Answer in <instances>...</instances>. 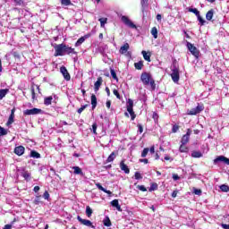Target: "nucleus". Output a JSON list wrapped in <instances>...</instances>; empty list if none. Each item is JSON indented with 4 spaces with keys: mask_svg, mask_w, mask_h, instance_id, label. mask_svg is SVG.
Returning a JSON list of instances; mask_svg holds the SVG:
<instances>
[{
    "mask_svg": "<svg viewBox=\"0 0 229 229\" xmlns=\"http://www.w3.org/2000/svg\"><path fill=\"white\" fill-rule=\"evenodd\" d=\"M42 203V200H40V196H37L34 199V205H40Z\"/></svg>",
    "mask_w": 229,
    "mask_h": 229,
    "instance_id": "44",
    "label": "nucleus"
},
{
    "mask_svg": "<svg viewBox=\"0 0 229 229\" xmlns=\"http://www.w3.org/2000/svg\"><path fill=\"white\" fill-rule=\"evenodd\" d=\"M191 157L192 158H201V157H203V154L199 151H193L191 153Z\"/></svg>",
    "mask_w": 229,
    "mask_h": 229,
    "instance_id": "28",
    "label": "nucleus"
},
{
    "mask_svg": "<svg viewBox=\"0 0 229 229\" xmlns=\"http://www.w3.org/2000/svg\"><path fill=\"white\" fill-rule=\"evenodd\" d=\"M43 198L44 199L49 200V192L45 191L43 194Z\"/></svg>",
    "mask_w": 229,
    "mask_h": 229,
    "instance_id": "55",
    "label": "nucleus"
},
{
    "mask_svg": "<svg viewBox=\"0 0 229 229\" xmlns=\"http://www.w3.org/2000/svg\"><path fill=\"white\" fill-rule=\"evenodd\" d=\"M61 4H63V6H71L72 3L71 0H61Z\"/></svg>",
    "mask_w": 229,
    "mask_h": 229,
    "instance_id": "37",
    "label": "nucleus"
},
{
    "mask_svg": "<svg viewBox=\"0 0 229 229\" xmlns=\"http://www.w3.org/2000/svg\"><path fill=\"white\" fill-rule=\"evenodd\" d=\"M149 153H151L152 155L155 153V147H151L149 149H148Z\"/></svg>",
    "mask_w": 229,
    "mask_h": 229,
    "instance_id": "62",
    "label": "nucleus"
},
{
    "mask_svg": "<svg viewBox=\"0 0 229 229\" xmlns=\"http://www.w3.org/2000/svg\"><path fill=\"white\" fill-rule=\"evenodd\" d=\"M138 130L140 133H142V131H144V128L142 127V124L140 123L138 124Z\"/></svg>",
    "mask_w": 229,
    "mask_h": 229,
    "instance_id": "56",
    "label": "nucleus"
},
{
    "mask_svg": "<svg viewBox=\"0 0 229 229\" xmlns=\"http://www.w3.org/2000/svg\"><path fill=\"white\" fill-rule=\"evenodd\" d=\"M176 196H178V191H174L172 193V198H176Z\"/></svg>",
    "mask_w": 229,
    "mask_h": 229,
    "instance_id": "60",
    "label": "nucleus"
},
{
    "mask_svg": "<svg viewBox=\"0 0 229 229\" xmlns=\"http://www.w3.org/2000/svg\"><path fill=\"white\" fill-rule=\"evenodd\" d=\"M77 219L80 222V224L84 225V226H89V228H96V226H94V225H92L90 220L83 219L80 216H77Z\"/></svg>",
    "mask_w": 229,
    "mask_h": 229,
    "instance_id": "7",
    "label": "nucleus"
},
{
    "mask_svg": "<svg viewBox=\"0 0 229 229\" xmlns=\"http://www.w3.org/2000/svg\"><path fill=\"white\" fill-rule=\"evenodd\" d=\"M101 85H103V78L98 77L94 86L95 92H98V90H99Z\"/></svg>",
    "mask_w": 229,
    "mask_h": 229,
    "instance_id": "14",
    "label": "nucleus"
},
{
    "mask_svg": "<svg viewBox=\"0 0 229 229\" xmlns=\"http://www.w3.org/2000/svg\"><path fill=\"white\" fill-rule=\"evenodd\" d=\"M151 35L154 37V38H158V30H152Z\"/></svg>",
    "mask_w": 229,
    "mask_h": 229,
    "instance_id": "45",
    "label": "nucleus"
},
{
    "mask_svg": "<svg viewBox=\"0 0 229 229\" xmlns=\"http://www.w3.org/2000/svg\"><path fill=\"white\" fill-rule=\"evenodd\" d=\"M188 12L194 13L196 17H199V11L197 8H189Z\"/></svg>",
    "mask_w": 229,
    "mask_h": 229,
    "instance_id": "31",
    "label": "nucleus"
},
{
    "mask_svg": "<svg viewBox=\"0 0 229 229\" xmlns=\"http://www.w3.org/2000/svg\"><path fill=\"white\" fill-rule=\"evenodd\" d=\"M111 105H112V101L107 100L106 103V108H110Z\"/></svg>",
    "mask_w": 229,
    "mask_h": 229,
    "instance_id": "57",
    "label": "nucleus"
},
{
    "mask_svg": "<svg viewBox=\"0 0 229 229\" xmlns=\"http://www.w3.org/2000/svg\"><path fill=\"white\" fill-rule=\"evenodd\" d=\"M186 46H187V48L189 49L190 53H191V55L193 56H195V58H199V50H198V48L196 47H194V45H192L191 42L187 41Z\"/></svg>",
    "mask_w": 229,
    "mask_h": 229,
    "instance_id": "4",
    "label": "nucleus"
},
{
    "mask_svg": "<svg viewBox=\"0 0 229 229\" xmlns=\"http://www.w3.org/2000/svg\"><path fill=\"white\" fill-rule=\"evenodd\" d=\"M88 106L89 105L81 106V107L77 110L78 114H81V112H83V110H85V108H87Z\"/></svg>",
    "mask_w": 229,
    "mask_h": 229,
    "instance_id": "50",
    "label": "nucleus"
},
{
    "mask_svg": "<svg viewBox=\"0 0 229 229\" xmlns=\"http://www.w3.org/2000/svg\"><path fill=\"white\" fill-rule=\"evenodd\" d=\"M222 228H224V229H229V225L222 224Z\"/></svg>",
    "mask_w": 229,
    "mask_h": 229,
    "instance_id": "63",
    "label": "nucleus"
},
{
    "mask_svg": "<svg viewBox=\"0 0 229 229\" xmlns=\"http://www.w3.org/2000/svg\"><path fill=\"white\" fill-rule=\"evenodd\" d=\"M3 229H12V225H5Z\"/></svg>",
    "mask_w": 229,
    "mask_h": 229,
    "instance_id": "64",
    "label": "nucleus"
},
{
    "mask_svg": "<svg viewBox=\"0 0 229 229\" xmlns=\"http://www.w3.org/2000/svg\"><path fill=\"white\" fill-rule=\"evenodd\" d=\"M141 55H143V58L144 60H146V62H151V53H148L146 51H142Z\"/></svg>",
    "mask_w": 229,
    "mask_h": 229,
    "instance_id": "19",
    "label": "nucleus"
},
{
    "mask_svg": "<svg viewBox=\"0 0 229 229\" xmlns=\"http://www.w3.org/2000/svg\"><path fill=\"white\" fill-rule=\"evenodd\" d=\"M72 169H73L74 174H83L81 168H80L79 166H73Z\"/></svg>",
    "mask_w": 229,
    "mask_h": 229,
    "instance_id": "33",
    "label": "nucleus"
},
{
    "mask_svg": "<svg viewBox=\"0 0 229 229\" xmlns=\"http://www.w3.org/2000/svg\"><path fill=\"white\" fill-rule=\"evenodd\" d=\"M60 71H61V73L63 74L64 80H66V81H69L71 80V74H69L67 68H65V66H62L60 68Z\"/></svg>",
    "mask_w": 229,
    "mask_h": 229,
    "instance_id": "10",
    "label": "nucleus"
},
{
    "mask_svg": "<svg viewBox=\"0 0 229 229\" xmlns=\"http://www.w3.org/2000/svg\"><path fill=\"white\" fill-rule=\"evenodd\" d=\"M115 157H117V153L112 152V153L108 156V157H107V159H106V162H114V160H115Z\"/></svg>",
    "mask_w": 229,
    "mask_h": 229,
    "instance_id": "26",
    "label": "nucleus"
},
{
    "mask_svg": "<svg viewBox=\"0 0 229 229\" xmlns=\"http://www.w3.org/2000/svg\"><path fill=\"white\" fill-rule=\"evenodd\" d=\"M91 105H92V110L98 106V98H96V95H91Z\"/></svg>",
    "mask_w": 229,
    "mask_h": 229,
    "instance_id": "20",
    "label": "nucleus"
},
{
    "mask_svg": "<svg viewBox=\"0 0 229 229\" xmlns=\"http://www.w3.org/2000/svg\"><path fill=\"white\" fill-rule=\"evenodd\" d=\"M112 207H114L118 212H123V208H121V205H119V200L118 199H114L111 201Z\"/></svg>",
    "mask_w": 229,
    "mask_h": 229,
    "instance_id": "16",
    "label": "nucleus"
},
{
    "mask_svg": "<svg viewBox=\"0 0 229 229\" xmlns=\"http://www.w3.org/2000/svg\"><path fill=\"white\" fill-rule=\"evenodd\" d=\"M86 37L80 38L75 43V47H80V45L85 42Z\"/></svg>",
    "mask_w": 229,
    "mask_h": 229,
    "instance_id": "32",
    "label": "nucleus"
},
{
    "mask_svg": "<svg viewBox=\"0 0 229 229\" xmlns=\"http://www.w3.org/2000/svg\"><path fill=\"white\" fill-rule=\"evenodd\" d=\"M127 112H129L131 115V121H135V117H137V115L135 114V112H133V108H128Z\"/></svg>",
    "mask_w": 229,
    "mask_h": 229,
    "instance_id": "30",
    "label": "nucleus"
},
{
    "mask_svg": "<svg viewBox=\"0 0 229 229\" xmlns=\"http://www.w3.org/2000/svg\"><path fill=\"white\" fill-rule=\"evenodd\" d=\"M178 130H180V127L178 125H174L172 128L173 133H176V131H178Z\"/></svg>",
    "mask_w": 229,
    "mask_h": 229,
    "instance_id": "54",
    "label": "nucleus"
},
{
    "mask_svg": "<svg viewBox=\"0 0 229 229\" xmlns=\"http://www.w3.org/2000/svg\"><path fill=\"white\" fill-rule=\"evenodd\" d=\"M213 17H214V9H211L206 13V19L207 21H210L211 19H213Z\"/></svg>",
    "mask_w": 229,
    "mask_h": 229,
    "instance_id": "24",
    "label": "nucleus"
},
{
    "mask_svg": "<svg viewBox=\"0 0 229 229\" xmlns=\"http://www.w3.org/2000/svg\"><path fill=\"white\" fill-rule=\"evenodd\" d=\"M86 215L90 217L92 216V208H90V206L86 207Z\"/></svg>",
    "mask_w": 229,
    "mask_h": 229,
    "instance_id": "40",
    "label": "nucleus"
},
{
    "mask_svg": "<svg viewBox=\"0 0 229 229\" xmlns=\"http://www.w3.org/2000/svg\"><path fill=\"white\" fill-rule=\"evenodd\" d=\"M8 134V131L0 126V135H7Z\"/></svg>",
    "mask_w": 229,
    "mask_h": 229,
    "instance_id": "47",
    "label": "nucleus"
},
{
    "mask_svg": "<svg viewBox=\"0 0 229 229\" xmlns=\"http://www.w3.org/2000/svg\"><path fill=\"white\" fill-rule=\"evenodd\" d=\"M194 194L197 196H201V190L194 188L193 190Z\"/></svg>",
    "mask_w": 229,
    "mask_h": 229,
    "instance_id": "51",
    "label": "nucleus"
},
{
    "mask_svg": "<svg viewBox=\"0 0 229 229\" xmlns=\"http://www.w3.org/2000/svg\"><path fill=\"white\" fill-rule=\"evenodd\" d=\"M113 94L116 96L117 99H121V95L119 94V91L117 89H114Z\"/></svg>",
    "mask_w": 229,
    "mask_h": 229,
    "instance_id": "52",
    "label": "nucleus"
},
{
    "mask_svg": "<svg viewBox=\"0 0 229 229\" xmlns=\"http://www.w3.org/2000/svg\"><path fill=\"white\" fill-rule=\"evenodd\" d=\"M24 115H38V114H42V109L34 107L32 109H26L23 111Z\"/></svg>",
    "mask_w": 229,
    "mask_h": 229,
    "instance_id": "6",
    "label": "nucleus"
},
{
    "mask_svg": "<svg viewBox=\"0 0 229 229\" xmlns=\"http://www.w3.org/2000/svg\"><path fill=\"white\" fill-rule=\"evenodd\" d=\"M220 190L222 191V192H228L229 191V187L226 184H223L220 186Z\"/></svg>",
    "mask_w": 229,
    "mask_h": 229,
    "instance_id": "39",
    "label": "nucleus"
},
{
    "mask_svg": "<svg viewBox=\"0 0 229 229\" xmlns=\"http://www.w3.org/2000/svg\"><path fill=\"white\" fill-rule=\"evenodd\" d=\"M111 76L114 80H117V74L115 73V71L114 69L110 70Z\"/></svg>",
    "mask_w": 229,
    "mask_h": 229,
    "instance_id": "46",
    "label": "nucleus"
},
{
    "mask_svg": "<svg viewBox=\"0 0 229 229\" xmlns=\"http://www.w3.org/2000/svg\"><path fill=\"white\" fill-rule=\"evenodd\" d=\"M140 81L143 85H150L152 90L157 89V84L155 83V80L148 72H142L140 76Z\"/></svg>",
    "mask_w": 229,
    "mask_h": 229,
    "instance_id": "2",
    "label": "nucleus"
},
{
    "mask_svg": "<svg viewBox=\"0 0 229 229\" xmlns=\"http://www.w3.org/2000/svg\"><path fill=\"white\" fill-rule=\"evenodd\" d=\"M21 176L24 177V180H26L27 182H29V180H30V178H31V174H30L28 171H24V172L21 174Z\"/></svg>",
    "mask_w": 229,
    "mask_h": 229,
    "instance_id": "29",
    "label": "nucleus"
},
{
    "mask_svg": "<svg viewBox=\"0 0 229 229\" xmlns=\"http://www.w3.org/2000/svg\"><path fill=\"white\" fill-rule=\"evenodd\" d=\"M31 96H32V99H35V89L31 88Z\"/></svg>",
    "mask_w": 229,
    "mask_h": 229,
    "instance_id": "59",
    "label": "nucleus"
},
{
    "mask_svg": "<svg viewBox=\"0 0 229 229\" xmlns=\"http://www.w3.org/2000/svg\"><path fill=\"white\" fill-rule=\"evenodd\" d=\"M101 28H105V24H106V21H108L107 18H100L99 20Z\"/></svg>",
    "mask_w": 229,
    "mask_h": 229,
    "instance_id": "36",
    "label": "nucleus"
},
{
    "mask_svg": "<svg viewBox=\"0 0 229 229\" xmlns=\"http://www.w3.org/2000/svg\"><path fill=\"white\" fill-rule=\"evenodd\" d=\"M138 189H139V191H141L142 192H146V191H148L144 185H139Z\"/></svg>",
    "mask_w": 229,
    "mask_h": 229,
    "instance_id": "53",
    "label": "nucleus"
},
{
    "mask_svg": "<svg viewBox=\"0 0 229 229\" xmlns=\"http://www.w3.org/2000/svg\"><path fill=\"white\" fill-rule=\"evenodd\" d=\"M8 92H10V89H0V99H3L4 98H5Z\"/></svg>",
    "mask_w": 229,
    "mask_h": 229,
    "instance_id": "27",
    "label": "nucleus"
},
{
    "mask_svg": "<svg viewBox=\"0 0 229 229\" xmlns=\"http://www.w3.org/2000/svg\"><path fill=\"white\" fill-rule=\"evenodd\" d=\"M25 148L23 146H19L14 148L15 155H18V157H21L24 155Z\"/></svg>",
    "mask_w": 229,
    "mask_h": 229,
    "instance_id": "13",
    "label": "nucleus"
},
{
    "mask_svg": "<svg viewBox=\"0 0 229 229\" xmlns=\"http://www.w3.org/2000/svg\"><path fill=\"white\" fill-rule=\"evenodd\" d=\"M55 56H64V55H76V51H74V48L64 44L56 45L55 47Z\"/></svg>",
    "mask_w": 229,
    "mask_h": 229,
    "instance_id": "1",
    "label": "nucleus"
},
{
    "mask_svg": "<svg viewBox=\"0 0 229 229\" xmlns=\"http://www.w3.org/2000/svg\"><path fill=\"white\" fill-rule=\"evenodd\" d=\"M120 168L122 171H123L125 173V174H130V168H128V165H126V164H124V161H121Z\"/></svg>",
    "mask_w": 229,
    "mask_h": 229,
    "instance_id": "15",
    "label": "nucleus"
},
{
    "mask_svg": "<svg viewBox=\"0 0 229 229\" xmlns=\"http://www.w3.org/2000/svg\"><path fill=\"white\" fill-rule=\"evenodd\" d=\"M134 177H135V180H142V175L139 172L135 173Z\"/></svg>",
    "mask_w": 229,
    "mask_h": 229,
    "instance_id": "48",
    "label": "nucleus"
},
{
    "mask_svg": "<svg viewBox=\"0 0 229 229\" xmlns=\"http://www.w3.org/2000/svg\"><path fill=\"white\" fill-rule=\"evenodd\" d=\"M96 187H98V189L99 191H102V192H105L106 194H112V191H110L105 189L104 187H102L101 183H97Z\"/></svg>",
    "mask_w": 229,
    "mask_h": 229,
    "instance_id": "21",
    "label": "nucleus"
},
{
    "mask_svg": "<svg viewBox=\"0 0 229 229\" xmlns=\"http://www.w3.org/2000/svg\"><path fill=\"white\" fill-rule=\"evenodd\" d=\"M128 108H133V100L131 98L127 100V109Z\"/></svg>",
    "mask_w": 229,
    "mask_h": 229,
    "instance_id": "42",
    "label": "nucleus"
},
{
    "mask_svg": "<svg viewBox=\"0 0 229 229\" xmlns=\"http://www.w3.org/2000/svg\"><path fill=\"white\" fill-rule=\"evenodd\" d=\"M148 153H149V148H144L143 151L141 152L142 158H146V157H148Z\"/></svg>",
    "mask_w": 229,
    "mask_h": 229,
    "instance_id": "38",
    "label": "nucleus"
},
{
    "mask_svg": "<svg viewBox=\"0 0 229 229\" xmlns=\"http://www.w3.org/2000/svg\"><path fill=\"white\" fill-rule=\"evenodd\" d=\"M171 78L174 83H178V81H180V71L176 65H174L172 68Z\"/></svg>",
    "mask_w": 229,
    "mask_h": 229,
    "instance_id": "5",
    "label": "nucleus"
},
{
    "mask_svg": "<svg viewBox=\"0 0 229 229\" xmlns=\"http://www.w3.org/2000/svg\"><path fill=\"white\" fill-rule=\"evenodd\" d=\"M179 151L181 153H189V148L187 146H185V144L182 143L179 148Z\"/></svg>",
    "mask_w": 229,
    "mask_h": 229,
    "instance_id": "22",
    "label": "nucleus"
},
{
    "mask_svg": "<svg viewBox=\"0 0 229 229\" xmlns=\"http://www.w3.org/2000/svg\"><path fill=\"white\" fill-rule=\"evenodd\" d=\"M104 225H105V226H112V222L110 221V218H109V217H106V218L104 220Z\"/></svg>",
    "mask_w": 229,
    "mask_h": 229,
    "instance_id": "41",
    "label": "nucleus"
},
{
    "mask_svg": "<svg viewBox=\"0 0 229 229\" xmlns=\"http://www.w3.org/2000/svg\"><path fill=\"white\" fill-rule=\"evenodd\" d=\"M148 0H140V4H141V11L146 12L148 10L149 4H148Z\"/></svg>",
    "mask_w": 229,
    "mask_h": 229,
    "instance_id": "18",
    "label": "nucleus"
},
{
    "mask_svg": "<svg viewBox=\"0 0 229 229\" xmlns=\"http://www.w3.org/2000/svg\"><path fill=\"white\" fill-rule=\"evenodd\" d=\"M217 162H224V164L229 165V158L225 156H219L216 159H214V164H217Z\"/></svg>",
    "mask_w": 229,
    "mask_h": 229,
    "instance_id": "11",
    "label": "nucleus"
},
{
    "mask_svg": "<svg viewBox=\"0 0 229 229\" xmlns=\"http://www.w3.org/2000/svg\"><path fill=\"white\" fill-rule=\"evenodd\" d=\"M51 103H53V97H47L44 99V105H46L47 106H49V105H51Z\"/></svg>",
    "mask_w": 229,
    "mask_h": 229,
    "instance_id": "25",
    "label": "nucleus"
},
{
    "mask_svg": "<svg viewBox=\"0 0 229 229\" xmlns=\"http://www.w3.org/2000/svg\"><path fill=\"white\" fill-rule=\"evenodd\" d=\"M33 191H34V192H38L40 191V187L39 186H35Z\"/></svg>",
    "mask_w": 229,
    "mask_h": 229,
    "instance_id": "61",
    "label": "nucleus"
},
{
    "mask_svg": "<svg viewBox=\"0 0 229 229\" xmlns=\"http://www.w3.org/2000/svg\"><path fill=\"white\" fill-rule=\"evenodd\" d=\"M121 21L125 26H127V28H131V30H137V25H135L128 16H122Z\"/></svg>",
    "mask_w": 229,
    "mask_h": 229,
    "instance_id": "3",
    "label": "nucleus"
},
{
    "mask_svg": "<svg viewBox=\"0 0 229 229\" xmlns=\"http://www.w3.org/2000/svg\"><path fill=\"white\" fill-rule=\"evenodd\" d=\"M197 19L200 24V26H205V24H207V21H205L200 14H199V16H197Z\"/></svg>",
    "mask_w": 229,
    "mask_h": 229,
    "instance_id": "34",
    "label": "nucleus"
},
{
    "mask_svg": "<svg viewBox=\"0 0 229 229\" xmlns=\"http://www.w3.org/2000/svg\"><path fill=\"white\" fill-rule=\"evenodd\" d=\"M92 130H93V133L95 135H98L97 130H98V123H93L92 124Z\"/></svg>",
    "mask_w": 229,
    "mask_h": 229,
    "instance_id": "49",
    "label": "nucleus"
},
{
    "mask_svg": "<svg viewBox=\"0 0 229 229\" xmlns=\"http://www.w3.org/2000/svg\"><path fill=\"white\" fill-rule=\"evenodd\" d=\"M192 133V131L191 129L187 130L186 134H184L182 138L181 143L182 144H187L191 139V134Z\"/></svg>",
    "mask_w": 229,
    "mask_h": 229,
    "instance_id": "8",
    "label": "nucleus"
},
{
    "mask_svg": "<svg viewBox=\"0 0 229 229\" xmlns=\"http://www.w3.org/2000/svg\"><path fill=\"white\" fill-rule=\"evenodd\" d=\"M173 180L176 181V180H180V176H178V174H173Z\"/></svg>",
    "mask_w": 229,
    "mask_h": 229,
    "instance_id": "58",
    "label": "nucleus"
},
{
    "mask_svg": "<svg viewBox=\"0 0 229 229\" xmlns=\"http://www.w3.org/2000/svg\"><path fill=\"white\" fill-rule=\"evenodd\" d=\"M134 67L135 69H137L138 71H141L142 67H144V62L142 61H139L138 63L134 64Z\"/></svg>",
    "mask_w": 229,
    "mask_h": 229,
    "instance_id": "23",
    "label": "nucleus"
},
{
    "mask_svg": "<svg viewBox=\"0 0 229 229\" xmlns=\"http://www.w3.org/2000/svg\"><path fill=\"white\" fill-rule=\"evenodd\" d=\"M30 157L32 158H40V154L38 152L35 151V150H32L30 152Z\"/></svg>",
    "mask_w": 229,
    "mask_h": 229,
    "instance_id": "35",
    "label": "nucleus"
},
{
    "mask_svg": "<svg viewBox=\"0 0 229 229\" xmlns=\"http://www.w3.org/2000/svg\"><path fill=\"white\" fill-rule=\"evenodd\" d=\"M200 112H203V106H197L195 108L189 111V114L197 115V114H199Z\"/></svg>",
    "mask_w": 229,
    "mask_h": 229,
    "instance_id": "9",
    "label": "nucleus"
},
{
    "mask_svg": "<svg viewBox=\"0 0 229 229\" xmlns=\"http://www.w3.org/2000/svg\"><path fill=\"white\" fill-rule=\"evenodd\" d=\"M128 49H130V44L125 43L123 46L120 47L121 55L126 54L128 52Z\"/></svg>",
    "mask_w": 229,
    "mask_h": 229,
    "instance_id": "17",
    "label": "nucleus"
},
{
    "mask_svg": "<svg viewBox=\"0 0 229 229\" xmlns=\"http://www.w3.org/2000/svg\"><path fill=\"white\" fill-rule=\"evenodd\" d=\"M13 119H15V108L11 110V114L9 116V119H8L7 123H6V125L10 126L11 124H13V121H14Z\"/></svg>",
    "mask_w": 229,
    "mask_h": 229,
    "instance_id": "12",
    "label": "nucleus"
},
{
    "mask_svg": "<svg viewBox=\"0 0 229 229\" xmlns=\"http://www.w3.org/2000/svg\"><path fill=\"white\" fill-rule=\"evenodd\" d=\"M16 6H22L24 4V0H13Z\"/></svg>",
    "mask_w": 229,
    "mask_h": 229,
    "instance_id": "43",
    "label": "nucleus"
}]
</instances>
